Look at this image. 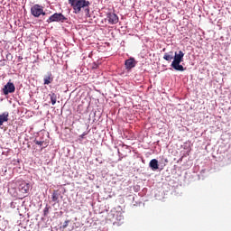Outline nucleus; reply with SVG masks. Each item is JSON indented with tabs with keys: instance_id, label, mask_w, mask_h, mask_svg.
I'll return each mask as SVG.
<instances>
[{
	"instance_id": "f257e3e1",
	"label": "nucleus",
	"mask_w": 231,
	"mask_h": 231,
	"mask_svg": "<svg viewBox=\"0 0 231 231\" xmlns=\"http://www.w3.org/2000/svg\"><path fill=\"white\" fill-rule=\"evenodd\" d=\"M69 5L74 10V14H80L85 10L86 17H89V1L87 0H69Z\"/></svg>"
},
{
	"instance_id": "f03ea898",
	"label": "nucleus",
	"mask_w": 231,
	"mask_h": 231,
	"mask_svg": "<svg viewBox=\"0 0 231 231\" xmlns=\"http://www.w3.org/2000/svg\"><path fill=\"white\" fill-rule=\"evenodd\" d=\"M183 57H185V53L181 51L179 52H175L173 61L171 62V68L176 69V71H185V68L183 65H180L183 62Z\"/></svg>"
},
{
	"instance_id": "7ed1b4c3",
	"label": "nucleus",
	"mask_w": 231,
	"mask_h": 231,
	"mask_svg": "<svg viewBox=\"0 0 231 231\" xmlns=\"http://www.w3.org/2000/svg\"><path fill=\"white\" fill-rule=\"evenodd\" d=\"M31 15L33 17H41V15H46L44 7L39 4H36L31 7Z\"/></svg>"
},
{
	"instance_id": "20e7f679",
	"label": "nucleus",
	"mask_w": 231,
	"mask_h": 231,
	"mask_svg": "<svg viewBox=\"0 0 231 231\" xmlns=\"http://www.w3.org/2000/svg\"><path fill=\"white\" fill-rule=\"evenodd\" d=\"M67 20L68 18H66V16L61 13H55L47 20V23H64V21Z\"/></svg>"
},
{
	"instance_id": "39448f33",
	"label": "nucleus",
	"mask_w": 231,
	"mask_h": 231,
	"mask_svg": "<svg viewBox=\"0 0 231 231\" xmlns=\"http://www.w3.org/2000/svg\"><path fill=\"white\" fill-rule=\"evenodd\" d=\"M18 190L22 194H28V192L30 191V184L24 180L21 181L18 186Z\"/></svg>"
},
{
	"instance_id": "423d86ee",
	"label": "nucleus",
	"mask_w": 231,
	"mask_h": 231,
	"mask_svg": "<svg viewBox=\"0 0 231 231\" xmlns=\"http://www.w3.org/2000/svg\"><path fill=\"white\" fill-rule=\"evenodd\" d=\"M108 24H116L118 23V15L115 13H108L106 14Z\"/></svg>"
},
{
	"instance_id": "0eeeda50",
	"label": "nucleus",
	"mask_w": 231,
	"mask_h": 231,
	"mask_svg": "<svg viewBox=\"0 0 231 231\" xmlns=\"http://www.w3.org/2000/svg\"><path fill=\"white\" fill-rule=\"evenodd\" d=\"M4 95H9V93H15V85L14 83L8 82L3 88Z\"/></svg>"
},
{
	"instance_id": "6e6552de",
	"label": "nucleus",
	"mask_w": 231,
	"mask_h": 231,
	"mask_svg": "<svg viewBox=\"0 0 231 231\" xmlns=\"http://www.w3.org/2000/svg\"><path fill=\"white\" fill-rule=\"evenodd\" d=\"M125 66L126 69L129 71V69H133L136 66V60L134 58H130L125 61Z\"/></svg>"
},
{
	"instance_id": "1a4fd4ad",
	"label": "nucleus",
	"mask_w": 231,
	"mask_h": 231,
	"mask_svg": "<svg viewBox=\"0 0 231 231\" xmlns=\"http://www.w3.org/2000/svg\"><path fill=\"white\" fill-rule=\"evenodd\" d=\"M43 82L45 86L51 84V82H53V74H51V72H48L43 78Z\"/></svg>"
},
{
	"instance_id": "9d476101",
	"label": "nucleus",
	"mask_w": 231,
	"mask_h": 231,
	"mask_svg": "<svg viewBox=\"0 0 231 231\" xmlns=\"http://www.w3.org/2000/svg\"><path fill=\"white\" fill-rule=\"evenodd\" d=\"M149 166L151 167L152 171H158L160 169V167L158 165V160H156V159H152L150 162Z\"/></svg>"
},
{
	"instance_id": "9b49d317",
	"label": "nucleus",
	"mask_w": 231,
	"mask_h": 231,
	"mask_svg": "<svg viewBox=\"0 0 231 231\" xmlns=\"http://www.w3.org/2000/svg\"><path fill=\"white\" fill-rule=\"evenodd\" d=\"M10 116V114L8 112H4L0 115V125H3L4 122H8V117Z\"/></svg>"
},
{
	"instance_id": "f8f14e48",
	"label": "nucleus",
	"mask_w": 231,
	"mask_h": 231,
	"mask_svg": "<svg viewBox=\"0 0 231 231\" xmlns=\"http://www.w3.org/2000/svg\"><path fill=\"white\" fill-rule=\"evenodd\" d=\"M164 60L171 61L172 59H174V54L172 51H170L169 53H165L163 56Z\"/></svg>"
},
{
	"instance_id": "ddd939ff",
	"label": "nucleus",
	"mask_w": 231,
	"mask_h": 231,
	"mask_svg": "<svg viewBox=\"0 0 231 231\" xmlns=\"http://www.w3.org/2000/svg\"><path fill=\"white\" fill-rule=\"evenodd\" d=\"M49 97H51L52 106H55V104H57V94L51 93V94H49Z\"/></svg>"
},
{
	"instance_id": "4468645a",
	"label": "nucleus",
	"mask_w": 231,
	"mask_h": 231,
	"mask_svg": "<svg viewBox=\"0 0 231 231\" xmlns=\"http://www.w3.org/2000/svg\"><path fill=\"white\" fill-rule=\"evenodd\" d=\"M50 214V207L47 205L43 209V216L44 217H48V215Z\"/></svg>"
},
{
	"instance_id": "2eb2a0df",
	"label": "nucleus",
	"mask_w": 231,
	"mask_h": 231,
	"mask_svg": "<svg viewBox=\"0 0 231 231\" xmlns=\"http://www.w3.org/2000/svg\"><path fill=\"white\" fill-rule=\"evenodd\" d=\"M51 199H52V201H58L59 200V193H57V191H53Z\"/></svg>"
},
{
	"instance_id": "dca6fc26",
	"label": "nucleus",
	"mask_w": 231,
	"mask_h": 231,
	"mask_svg": "<svg viewBox=\"0 0 231 231\" xmlns=\"http://www.w3.org/2000/svg\"><path fill=\"white\" fill-rule=\"evenodd\" d=\"M68 225H69V220H67L63 223L62 228H68Z\"/></svg>"
},
{
	"instance_id": "f3484780",
	"label": "nucleus",
	"mask_w": 231,
	"mask_h": 231,
	"mask_svg": "<svg viewBox=\"0 0 231 231\" xmlns=\"http://www.w3.org/2000/svg\"><path fill=\"white\" fill-rule=\"evenodd\" d=\"M34 143H36V145H42L44 143V141H34Z\"/></svg>"
},
{
	"instance_id": "a211bd4d",
	"label": "nucleus",
	"mask_w": 231,
	"mask_h": 231,
	"mask_svg": "<svg viewBox=\"0 0 231 231\" xmlns=\"http://www.w3.org/2000/svg\"><path fill=\"white\" fill-rule=\"evenodd\" d=\"M88 134L84 133L80 135V138H84Z\"/></svg>"
}]
</instances>
